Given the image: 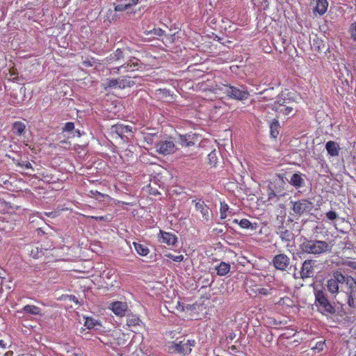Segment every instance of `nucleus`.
<instances>
[{
  "label": "nucleus",
  "instance_id": "f257e3e1",
  "mask_svg": "<svg viewBox=\"0 0 356 356\" xmlns=\"http://www.w3.org/2000/svg\"><path fill=\"white\" fill-rule=\"evenodd\" d=\"M245 290L251 297H263L272 294L274 287L267 277L254 276L246 280Z\"/></svg>",
  "mask_w": 356,
  "mask_h": 356
},
{
  "label": "nucleus",
  "instance_id": "f03ea898",
  "mask_svg": "<svg viewBox=\"0 0 356 356\" xmlns=\"http://www.w3.org/2000/svg\"><path fill=\"white\" fill-rule=\"evenodd\" d=\"M196 344L194 339H187L186 337H177L167 344L168 350L170 353L179 354L182 356L191 353L193 348Z\"/></svg>",
  "mask_w": 356,
  "mask_h": 356
},
{
  "label": "nucleus",
  "instance_id": "7ed1b4c3",
  "mask_svg": "<svg viewBox=\"0 0 356 356\" xmlns=\"http://www.w3.org/2000/svg\"><path fill=\"white\" fill-rule=\"evenodd\" d=\"M220 87L222 95H225L227 97L230 99H235L238 101H244V99H248L249 96L248 88L245 85H241L240 86V88H236L232 85L222 83Z\"/></svg>",
  "mask_w": 356,
  "mask_h": 356
},
{
  "label": "nucleus",
  "instance_id": "20e7f679",
  "mask_svg": "<svg viewBox=\"0 0 356 356\" xmlns=\"http://www.w3.org/2000/svg\"><path fill=\"white\" fill-rule=\"evenodd\" d=\"M300 250L307 254H319L330 250L327 241L319 240H306L300 244Z\"/></svg>",
  "mask_w": 356,
  "mask_h": 356
},
{
  "label": "nucleus",
  "instance_id": "39448f33",
  "mask_svg": "<svg viewBox=\"0 0 356 356\" xmlns=\"http://www.w3.org/2000/svg\"><path fill=\"white\" fill-rule=\"evenodd\" d=\"M315 304L318 310L323 314H333L336 309L328 300L326 293L323 290H314Z\"/></svg>",
  "mask_w": 356,
  "mask_h": 356
},
{
  "label": "nucleus",
  "instance_id": "423d86ee",
  "mask_svg": "<svg viewBox=\"0 0 356 356\" xmlns=\"http://www.w3.org/2000/svg\"><path fill=\"white\" fill-rule=\"evenodd\" d=\"M344 283L346 290L345 293L348 297V305L350 307H356L355 296L356 294V280L352 276H345Z\"/></svg>",
  "mask_w": 356,
  "mask_h": 356
},
{
  "label": "nucleus",
  "instance_id": "0eeeda50",
  "mask_svg": "<svg viewBox=\"0 0 356 356\" xmlns=\"http://www.w3.org/2000/svg\"><path fill=\"white\" fill-rule=\"evenodd\" d=\"M345 275L339 270L333 272L332 277L327 280V288L330 293L337 294L339 291V284L344 283Z\"/></svg>",
  "mask_w": 356,
  "mask_h": 356
},
{
  "label": "nucleus",
  "instance_id": "6e6552de",
  "mask_svg": "<svg viewBox=\"0 0 356 356\" xmlns=\"http://www.w3.org/2000/svg\"><path fill=\"white\" fill-rule=\"evenodd\" d=\"M314 207V203L308 200H300L293 203L292 210L296 214L309 213Z\"/></svg>",
  "mask_w": 356,
  "mask_h": 356
},
{
  "label": "nucleus",
  "instance_id": "1a4fd4ad",
  "mask_svg": "<svg viewBox=\"0 0 356 356\" xmlns=\"http://www.w3.org/2000/svg\"><path fill=\"white\" fill-rule=\"evenodd\" d=\"M199 85L200 88L203 91H209L216 95H222L220 86H222V83H216L214 78L207 79L206 81L200 82Z\"/></svg>",
  "mask_w": 356,
  "mask_h": 356
},
{
  "label": "nucleus",
  "instance_id": "9d476101",
  "mask_svg": "<svg viewBox=\"0 0 356 356\" xmlns=\"http://www.w3.org/2000/svg\"><path fill=\"white\" fill-rule=\"evenodd\" d=\"M143 65V63L139 60L138 58L131 57L127 62L120 65V67L117 68V70L119 72L120 70L124 69V72H133L142 68Z\"/></svg>",
  "mask_w": 356,
  "mask_h": 356
},
{
  "label": "nucleus",
  "instance_id": "9b49d317",
  "mask_svg": "<svg viewBox=\"0 0 356 356\" xmlns=\"http://www.w3.org/2000/svg\"><path fill=\"white\" fill-rule=\"evenodd\" d=\"M129 52H130L129 48H118L106 58V62L107 63L120 62L121 60H124L126 56L129 55Z\"/></svg>",
  "mask_w": 356,
  "mask_h": 356
},
{
  "label": "nucleus",
  "instance_id": "f8f14e48",
  "mask_svg": "<svg viewBox=\"0 0 356 356\" xmlns=\"http://www.w3.org/2000/svg\"><path fill=\"white\" fill-rule=\"evenodd\" d=\"M112 129L122 140H127L129 138V135H131L134 132L133 128L129 127V125L115 124L112 127Z\"/></svg>",
  "mask_w": 356,
  "mask_h": 356
},
{
  "label": "nucleus",
  "instance_id": "ddd939ff",
  "mask_svg": "<svg viewBox=\"0 0 356 356\" xmlns=\"http://www.w3.org/2000/svg\"><path fill=\"white\" fill-rule=\"evenodd\" d=\"M273 261L277 270H285L289 266L291 259L285 254H279L274 257Z\"/></svg>",
  "mask_w": 356,
  "mask_h": 356
},
{
  "label": "nucleus",
  "instance_id": "4468645a",
  "mask_svg": "<svg viewBox=\"0 0 356 356\" xmlns=\"http://www.w3.org/2000/svg\"><path fill=\"white\" fill-rule=\"evenodd\" d=\"M175 145L172 140H161L156 144V151L159 154H170L174 152Z\"/></svg>",
  "mask_w": 356,
  "mask_h": 356
},
{
  "label": "nucleus",
  "instance_id": "2eb2a0df",
  "mask_svg": "<svg viewBox=\"0 0 356 356\" xmlns=\"http://www.w3.org/2000/svg\"><path fill=\"white\" fill-rule=\"evenodd\" d=\"M109 309H111L118 316H125L129 309V306L124 302H114L110 304Z\"/></svg>",
  "mask_w": 356,
  "mask_h": 356
},
{
  "label": "nucleus",
  "instance_id": "dca6fc26",
  "mask_svg": "<svg viewBox=\"0 0 356 356\" xmlns=\"http://www.w3.org/2000/svg\"><path fill=\"white\" fill-rule=\"evenodd\" d=\"M196 211H200L202 214L203 221H209L212 211L209 207L202 200H198L195 202Z\"/></svg>",
  "mask_w": 356,
  "mask_h": 356
},
{
  "label": "nucleus",
  "instance_id": "f3484780",
  "mask_svg": "<svg viewBox=\"0 0 356 356\" xmlns=\"http://www.w3.org/2000/svg\"><path fill=\"white\" fill-rule=\"evenodd\" d=\"M159 241L161 243H165L169 245H174L178 241L177 236L172 233L165 232V231L160 230L159 233Z\"/></svg>",
  "mask_w": 356,
  "mask_h": 356
},
{
  "label": "nucleus",
  "instance_id": "a211bd4d",
  "mask_svg": "<svg viewBox=\"0 0 356 356\" xmlns=\"http://www.w3.org/2000/svg\"><path fill=\"white\" fill-rule=\"evenodd\" d=\"M314 261L308 259L303 261L300 270V277L304 278L310 277L314 274Z\"/></svg>",
  "mask_w": 356,
  "mask_h": 356
},
{
  "label": "nucleus",
  "instance_id": "6ab92c4d",
  "mask_svg": "<svg viewBox=\"0 0 356 356\" xmlns=\"http://www.w3.org/2000/svg\"><path fill=\"white\" fill-rule=\"evenodd\" d=\"M117 4L114 7V10L117 12H123V10H128L132 6H136L139 2V0H116Z\"/></svg>",
  "mask_w": 356,
  "mask_h": 356
},
{
  "label": "nucleus",
  "instance_id": "aec40b11",
  "mask_svg": "<svg viewBox=\"0 0 356 356\" xmlns=\"http://www.w3.org/2000/svg\"><path fill=\"white\" fill-rule=\"evenodd\" d=\"M195 138V134H194L179 135L177 142L181 147H191V145H194L195 144V141L194 140Z\"/></svg>",
  "mask_w": 356,
  "mask_h": 356
},
{
  "label": "nucleus",
  "instance_id": "412c9836",
  "mask_svg": "<svg viewBox=\"0 0 356 356\" xmlns=\"http://www.w3.org/2000/svg\"><path fill=\"white\" fill-rule=\"evenodd\" d=\"M288 101H289V99L286 97L285 94H280L277 99L274 101V103L271 104L272 108L274 109V111L280 113V108H284L285 104L286 103H288Z\"/></svg>",
  "mask_w": 356,
  "mask_h": 356
},
{
  "label": "nucleus",
  "instance_id": "4be33fe9",
  "mask_svg": "<svg viewBox=\"0 0 356 356\" xmlns=\"http://www.w3.org/2000/svg\"><path fill=\"white\" fill-rule=\"evenodd\" d=\"M30 255L34 259H38L43 257L44 255V252L42 245L38 243L33 245L30 250Z\"/></svg>",
  "mask_w": 356,
  "mask_h": 356
},
{
  "label": "nucleus",
  "instance_id": "5701e85b",
  "mask_svg": "<svg viewBox=\"0 0 356 356\" xmlns=\"http://www.w3.org/2000/svg\"><path fill=\"white\" fill-rule=\"evenodd\" d=\"M325 147L327 153L331 156H337L339 154L340 147L337 142L330 140L327 141Z\"/></svg>",
  "mask_w": 356,
  "mask_h": 356
},
{
  "label": "nucleus",
  "instance_id": "b1692460",
  "mask_svg": "<svg viewBox=\"0 0 356 356\" xmlns=\"http://www.w3.org/2000/svg\"><path fill=\"white\" fill-rule=\"evenodd\" d=\"M328 8V2L327 0H317L314 11L318 13V15H324L327 12Z\"/></svg>",
  "mask_w": 356,
  "mask_h": 356
},
{
  "label": "nucleus",
  "instance_id": "393cba45",
  "mask_svg": "<svg viewBox=\"0 0 356 356\" xmlns=\"http://www.w3.org/2000/svg\"><path fill=\"white\" fill-rule=\"evenodd\" d=\"M25 128L26 125L24 123L17 121L13 124L11 131L16 136H22L24 133Z\"/></svg>",
  "mask_w": 356,
  "mask_h": 356
},
{
  "label": "nucleus",
  "instance_id": "a878e982",
  "mask_svg": "<svg viewBox=\"0 0 356 356\" xmlns=\"http://www.w3.org/2000/svg\"><path fill=\"white\" fill-rule=\"evenodd\" d=\"M104 89L108 88H120V78L118 79H107L102 83Z\"/></svg>",
  "mask_w": 356,
  "mask_h": 356
},
{
  "label": "nucleus",
  "instance_id": "bb28decb",
  "mask_svg": "<svg viewBox=\"0 0 356 356\" xmlns=\"http://www.w3.org/2000/svg\"><path fill=\"white\" fill-rule=\"evenodd\" d=\"M216 270H217V274L219 276H225V275L229 273L230 270V265L228 263H225V261H221L216 267Z\"/></svg>",
  "mask_w": 356,
  "mask_h": 356
},
{
  "label": "nucleus",
  "instance_id": "cd10ccee",
  "mask_svg": "<svg viewBox=\"0 0 356 356\" xmlns=\"http://www.w3.org/2000/svg\"><path fill=\"white\" fill-rule=\"evenodd\" d=\"M232 222L235 223V224H238L239 225V227L243 229H248V228L255 229L256 228V226H253L251 221L248 220V218H242L240 220H237V218H234L232 220Z\"/></svg>",
  "mask_w": 356,
  "mask_h": 356
},
{
  "label": "nucleus",
  "instance_id": "c85d7f7f",
  "mask_svg": "<svg viewBox=\"0 0 356 356\" xmlns=\"http://www.w3.org/2000/svg\"><path fill=\"white\" fill-rule=\"evenodd\" d=\"M133 245L135 248L137 253L142 257H145V255L149 254V249L146 246V245L138 243H133Z\"/></svg>",
  "mask_w": 356,
  "mask_h": 356
},
{
  "label": "nucleus",
  "instance_id": "c756f323",
  "mask_svg": "<svg viewBox=\"0 0 356 356\" xmlns=\"http://www.w3.org/2000/svg\"><path fill=\"white\" fill-rule=\"evenodd\" d=\"M304 179L301 175L295 173L291 175L290 179V183L296 188H300L303 184Z\"/></svg>",
  "mask_w": 356,
  "mask_h": 356
},
{
  "label": "nucleus",
  "instance_id": "7c9ffc66",
  "mask_svg": "<svg viewBox=\"0 0 356 356\" xmlns=\"http://www.w3.org/2000/svg\"><path fill=\"white\" fill-rule=\"evenodd\" d=\"M280 127V122L277 120H274L273 122H271L270 125L271 137H273L274 138H277V136L280 133V131H279Z\"/></svg>",
  "mask_w": 356,
  "mask_h": 356
},
{
  "label": "nucleus",
  "instance_id": "2f4dec72",
  "mask_svg": "<svg viewBox=\"0 0 356 356\" xmlns=\"http://www.w3.org/2000/svg\"><path fill=\"white\" fill-rule=\"evenodd\" d=\"M135 84V81L130 77H120V88H131Z\"/></svg>",
  "mask_w": 356,
  "mask_h": 356
},
{
  "label": "nucleus",
  "instance_id": "473e14b6",
  "mask_svg": "<svg viewBox=\"0 0 356 356\" xmlns=\"http://www.w3.org/2000/svg\"><path fill=\"white\" fill-rule=\"evenodd\" d=\"M209 164L211 167H216L218 162V152L214 149L208 154Z\"/></svg>",
  "mask_w": 356,
  "mask_h": 356
},
{
  "label": "nucleus",
  "instance_id": "72a5a7b5",
  "mask_svg": "<svg viewBox=\"0 0 356 356\" xmlns=\"http://www.w3.org/2000/svg\"><path fill=\"white\" fill-rule=\"evenodd\" d=\"M229 206L225 202H221L220 204V217L222 219H225L227 217V212L229 211Z\"/></svg>",
  "mask_w": 356,
  "mask_h": 356
},
{
  "label": "nucleus",
  "instance_id": "f704fd0d",
  "mask_svg": "<svg viewBox=\"0 0 356 356\" xmlns=\"http://www.w3.org/2000/svg\"><path fill=\"white\" fill-rule=\"evenodd\" d=\"M24 311L26 312V313H29V314H38L41 309L35 306V305H26L23 308Z\"/></svg>",
  "mask_w": 356,
  "mask_h": 356
},
{
  "label": "nucleus",
  "instance_id": "c9c22d12",
  "mask_svg": "<svg viewBox=\"0 0 356 356\" xmlns=\"http://www.w3.org/2000/svg\"><path fill=\"white\" fill-rule=\"evenodd\" d=\"M97 321L92 318V317H86L84 325L88 329H94V327L97 326Z\"/></svg>",
  "mask_w": 356,
  "mask_h": 356
},
{
  "label": "nucleus",
  "instance_id": "e433bc0d",
  "mask_svg": "<svg viewBox=\"0 0 356 356\" xmlns=\"http://www.w3.org/2000/svg\"><path fill=\"white\" fill-rule=\"evenodd\" d=\"M141 323V320L138 316H131L127 318V325L129 327L137 326Z\"/></svg>",
  "mask_w": 356,
  "mask_h": 356
},
{
  "label": "nucleus",
  "instance_id": "4c0bfd02",
  "mask_svg": "<svg viewBox=\"0 0 356 356\" xmlns=\"http://www.w3.org/2000/svg\"><path fill=\"white\" fill-rule=\"evenodd\" d=\"M90 193L91 194V197L95 198L96 200H102L103 198L108 197V195L102 193V192L96 190H91Z\"/></svg>",
  "mask_w": 356,
  "mask_h": 356
},
{
  "label": "nucleus",
  "instance_id": "58836bf2",
  "mask_svg": "<svg viewBox=\"0 0 356 356\" xmlns=\"http://www.w3.org/2000/svg\"><path fill=\"white\" fill-rule=\"evenodd\" d=\"M293 109L292 106H289L286 104L284 108H280V113L284 115H289L292 114Z\"/></svg>",
  "mask_w": 356,
  "mask_h": 356
},
{
  "label": "nucleus",
  "instance_id": "ea45409f",
  "mask_svg": "<svg viewBox=\"0 0 356 356\" xmlns=\"http://www.w3.org/2000/svg\"><path fill=\"white\" fill-rule=\"evenodd\" d=\"M273 90H274L273 88H268V89H264V91L260 92L259 94L260 95H262V94L265 95L263 97L264 99H272V97L273 95V94H272V92H273Z\"/></svg>",
  "mask_w": 356,
  "mask_h": 356
},
{
  "label": "nucleus",
  "instance_id": "a19ab883",
  "mask_svg": "<svg viewBox=\"0 0 356 356\" xmlns=\"http://www.w3.org/2000/svg\"><path fill=\"white\" fill-rule=\"evenodd\" d=\"M165 257L170 258V259H172L175 261H182L184 260V256L183 254H177L175 256V254H173L172 253H167L165 254Z\"/></svg>",
  "mask_w": 356,
  "mask_h": 356
},
{
  "label": "nucleus",
  "instance_id": "79ce46f5",
  "mask_svg": "<svg viewBox=\"0 0 356 356\" xmlns=\"http://www.w3.org/2000/svg\"><path fill=\"white\" fill-rule=\"evenodd\" d=\"M17 166L19 167L20 168L24 170V169H29L31 168V164L28 161H24L22 159L19 162L17 161Z\"/></svg>",
  "mask_w": 356,
  "mask_h": 356
},
{
  "label": "nucleus",
  "instance_id": "37998d69",
  "mask_svg": "<svg viewBox=\"0 0 356 356\" xmlns=\"http://www.w3.org/2000/svg\"><path fill=\"white\" fill-rule=\"evenodd\" d=\"M350 35L351 38L354 41H356V22H353L350 26Z\"/></svg>",
  "mask_w": 356,
  "mask_h": 356
},
{
  "label": "nucleus",
  "instance_id": "c03bdc74",
  "mask_svg": "<svg viewBox=\"0 0 356 356\" xmlns=\"http://www.w3.org/2000/svg\"><path fill=\"white\" fill-rule=\"evenodd\" d=\"M325 346V341H318V342L316 343L315 346L313 347V350H316L318 353H319V351L323 350Z\"/></svg>",
  "mask_w": 356,
  "mask_h": 356
},
{
  "label": "nucleus",
  "instance_id": "a18cd8bd",
  "mask_svg": "<svg viewBox=\"0 0 356 356\" xmlns=\"http://www.w3.org/2000/svg\"><path fill=\"white\" fill-rule=\"evenodd\" d=\"M74 129V124L73 122H67L65 124L63 131H72Z\"/></svg>",
  "mask_w": 356,
  "mask_h": 356
},
{
  "label": "nucleus",
  "instance_id": "49530a36",
  "mask_svg": "<svg viewBox=\"0 0 356 356\" xmlns=\"http://www.w3.org/2000/svg\"><path fill=\"white\" fill-rule=\"evenodd\" d=\"M326 216L330 220H334L337 218V213L334 211H329L327 212Z\"/></svg>",
  "mask_w": 356,
  "mask_h": 356
},
{
  "label": "nucleus",
  "instance_id": "de8ad7c7",
  "mask_svg": "<svg viewBox=\"0 0 356 356\" xmlns=\"http://www.w3.org/2000/svg\"><path fill=\"white\" fill-rule=\"evenodd\" d=\"M345 265L347 266L353 268L354 270H356V261L353 260H348L346 261Z\"/></svg>",
  "mask_w": 356,
  "mask_h": 356
},
{
  "label": "nucleus",
  "instance_id": "09e8293b",
  "mask_svg": "<svg viewBox=\"0 0 356 356\" xmlns=\"http://www.w3.org/2000/svg\"><path fill=\"white\" fill-rule=\"evenodd\" d=\"M6 156L8 157L9 159H11L13 160V161L15 163L16 165L17 164V161L19 162V161H20V159H21V157H19V155H18L17 158H15L14 156H12L10 154H6Z\"/></svg>",
  "mask_w": 356,
  "mask_h": 356
},
{
  "label": "nucleus",
  "instance_id": "8fccbe9b",
  "mask_svg": "<svg viewBox=\"0 0 356 356\" xmlns=\"http://www.w3.org/2000/svg\"><path fill=\"white\" fill-rule=\"evenodd\" d=\"M67 297L69 300L72 301L73 302H75L76 304H79V299L75 296H72V294H71L70 296H67Z\"/></svg>",
  "mask_w": 356,
  "mask_h": 356
},
{
  "label": "nucleus",
  "instance_id": "3c124183",
  "mask_svg": "<svg viewBox=\"0 0 356 356\" xmlns=\"http://www.w3.org/2000/svg\"><path fill=\"white\" fill-rule=\"evenodd\" d=\"M86 217L96 219V220H99V221L105 220V219H106V217H104V216H86Z\"/></svg>",
  "mask_w": 356,
  "mask_h": 356
},
{
  "label": "nucleus",
  "instance_id": "603ef678",
  "mask_svg": "<svg viewBox=\"0 0 356 356\" xmlns=\"http://www.w3.org/2000/svg\"><path fill=\"white\" fill-rule=\"evenodd\" d=\"M276 195H276V193H275V191H273V190H270V193H269V194H268V200H270V199H272V198H273V197H276Z\"/></svg>",
  "mask_w": 356,
  "mask_h": 356
},
{
  "label": "nucleus",
  "instance_id": "864d4df0",
  "mask_svg": "<svg viewBox=\"0 0 356 356\" xmlns=\"http://www.w3.org/2000/svg\"><path fill=\"white\" fill-rule=\"evenodd\" d=\"M163 32L161 29H154V33L158 35H162Z\"/></svg>",
  "mask_w": 356,
  "mask_h": 356
},
{
  "label": "nucleus",
  "instance_id": "5fc2aeb1",
  "mask_svg": "<svg viewBox=\"0 0 356 356\" xmlns=\"http://www.w3.org/2000/svg\"><path fill=\"white\" fill-rule=\"evenodd\" d=\"M83 65H85L86 66H92V63L90 61H84Z\"/></svg>",
  "mask_w": 356,
  "mask_h": 356
},
{
  "label": "nucleus",
  "instance_id": "6e6d98bb",
  "mask_svg": "<svg viewBox=\"0 0 356 356\" xmlns=\"http://www.w3.org/2000/svg\"><path fill=\"white\" fill-rule=\"evenodd\" d=\"M37 231L38 232V234H40V233H42V234L44 233L42 228H38L37 229Z\"/></svg>",
  "mask_w": 356,
  "mask_h": 356
},
{
  "label": "nucleus",
  "instance_id": "4d7b16f0",
  "mask_svg": "<svg viewBox=\"0 0 356 356\" xmlns=\"http://www.w3.org/2000/svg\"><path fill=\"white\" fill-rule=\"evenodd\" d=\"M47 182L53 181L52 177H51L49 179H47Z\"/></svg>",
  "mask_w": 356,
  "mask_h": 356
},
{
  "label": "nucleus",
  "instance_id": "13d9d810",
  "mask_svg": "<svg viewBox=\"0 0 356 356\" xmlns=\"http://www.w3.org/2000/svg\"><path fill=\"white\" fill-rule=\"evenodd\" d=\"M121 204H131L130 203H128V202H124V201L121 202Z\"/></svg>",
  "mask_w": 356,
  "mask_h": 356
},
{
  "label": "nucleus",
  "instance_id": "bf43d9fd",
  "mask_svg": "<svg viewBox=\"0 0 356 356\" xmlns=\"http://www.w3.org/2000/svg\"><path fill=\"white\" fill-rule=\"evenodd\" d=\"M230 339H233V335L229 336Z\"/></svg>",
  "mask_w": 356,
  "mask_h": 356
},
{
  "label": "nucleus",
  "instance_id": "052dcab7",
  "mask_svg": "<svg viewBox=\"0 0 356 356\" xmlns=\"http://www.w3.org/2000/svg\"><path fill=\"white\" fill-rule=\"evenodd\" d=\"M232 348L233 350H234V349H236V347H235L234 346H232Z\"/></svg>",
  "mask_w": 356,
  "mask_h": 356
},
{
  "label": "nucleus",
  "instance_id": "680f3d73",
  "mask_svg": "<svg viewBox=\"0 0 356 356\" xmlns=\"http://www.w3.org/2000/svg\"><path fill=\"white\" fill-rule=\"evenodd\" d=\"M355 235H356V232H355Z\"/></svg>",
  "mask_w": 356,
  "mask_h": 356
}]
</instances>
